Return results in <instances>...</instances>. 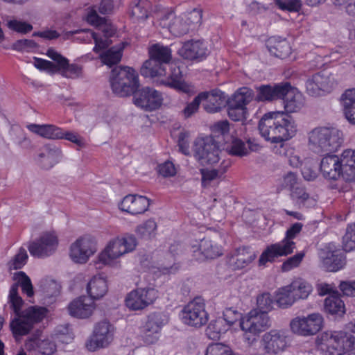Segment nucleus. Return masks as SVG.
I'll use <instances>...</instances> for the list:
<instances>
[{"label":"nucleus","mask_w":355,"mask_h":355,"mask_svg":"<svg viewBox=\"0 0 355 355\" xmlns=\"http://www.w3.org/2000/svg\"><path fill=\"white\" fill-rule=\"evenodd\" d=\"M259 130L266 140L281 143L295 136L297 126L293 119L284 112H269L259 121Z\"/></svg>","instance_id":"obj_1"},{"label":"nucleus","mask_w":355,"mask_h":355,"mask_svg":"<svg viewBox=\"0 0 355 355\" xmlns=\"http://www.w3.org/2000/svg\"><path fill=\"white\" fill-rule=\"evenodd\" d=\"M87 21L91 25L96 27L103 34V37H100L97 33L91 30H79L76 33L83 34V36L78 37V39L86 43H91L94 40L95 46L93 51L95 53H99L101 50L108 47L112 41L110 40L116 32V29L112 24L107 21L105 17L98 16L96 10L91 9L87 14Z\"/></svg>","instance_id":"obj_2"},{"label":"nucleus","mask_w":355,"mask_h":355,"mask_svg":"<svg viewBox=\"0 0 355 355\" xmlns=\"http://www.w3.org/2000/svg\"><path fill=\"white\" fill-rule=\"evenodd\" d=\"M343 142V132L332 127H318L309 133V145L316 153L337 150Z\"/></svg>","instance_id":"obj_3"},{"label":"nucleus","mask_w":355,"mask_h":355,"mask_svg":"<svg viewBox=\"0 0 355 355\" xmlns=\"http://www.w3.org/2000/svg\"><path fill=\"white\" fill-rule=\"evenodd\" d=\"M15 315L10 321V327L16 340L28 334L34 325L46 316L47 309L40 306H30L23 311L13 310Z\"/></svg>","instance_id":"obj_4"},{"label":"nucleus","mask_w":355,"mask_h":355,"mask_svg":"<svg viewBox=\"0 0 355 355\" xmlns=\"http://www.w3.org/2000/svg\"><path fill=\"white\" fill-rule=\"evenodd\" d=\"M302 224H293L286 232L285 238L279 243L268 245L261 254L259 259V266H265L268 262H273L279 257L287 256L293 252L295 243L293 239L301 232Z\"/></svg>","instance_id":"obj_5"},{"label":"nucleus","mask_w":355,"mask_h":355,"mask_svg":"<svg viewBox=\"0 0 355 355\" xmlns=\"http://www.w3.org/2000/svg\"><path fill=\"white\" fill-rule=\"evenodd\" d=\"M270 320L266 313L259 310H251L241 318L240 327L244 332L243 339L248 346H252L257 342L259 335L270 327Z\"/></svg>","instance_id":"obj_6"},{"label":"nucleus","mask_w":355,"mask_h":355,"mask_svg":"<svg viewBox=\"0 0 355 355\" xmlns=\"http://www.w3.org/2000/svg\"><path fill=\"white\" fill-rule=\"evenodd\" d=\"M316 345L326 355H343L353 347V340L343 331L324 332L317 338Z\"/></svg>","instance_id":"obj_7"},{"label":"nucleus","mask_w":355,"mask_h":355,"mask_svg":"<svg viewBox=\"0 0 355 355\" xmlns=\"http://www.w3.org/2000/svg\"><path fill=\"white\" fill-rule=\"evenodd\" d=\"M212 135L198 137L193 145V155L202 165L214 164L220 160L219 144Z\"/></svg>","instance_id":"obj_8"},{"label":"nucleus","mask_w":355,"mask_h":355,"mask_svg":"<svg viewBox=\"0 0 355 355\" xmlns=\"http://www.w3.org/2000/svg\"><path fill=\"white\" fill-rule=\"evenodd\" d=\"M181 320L186 325L200 328L207 324L209 315L205 310L204 300L196 297L185 305L180 313Z\"/></svg>","instance_id":"obj_9"},{"label":"nucleus","mask_w":355,"mask_h":355,"mask_svg":"<svg viewBox=\"0 0 355 355\" xmlns=\"http://www.w3.org/2000/svg\"><path fill=\"white\" fill-rule=\"evenodd\" d=\"M132 251L127 238L116 237L110 240L97 257V263L114 266L117 259Z\"/></svg>","instance_id":"obj_10"},{"label":"nucleus","mask_w":355,"mask_h":355,"mask_svg":"<svg viewBox=\"0 0 355 355\" xmlns=\"http://www.w3.org/2000/svg\"><path fill=\"white\" fill-rule=\"evenodd\" d=\"M112 92L120 97L130 96L133 93V69L128 67H116L110 78Z\"/></svg>","instance_id":"obj_11"},{"label":"nucleus","mask_w":355,"mask_h":355,"mask_svg":"<svg viewBox=\"0 0 355 355\" xmlns=\"http://www.w3.org/2000/svg\"><path fill=\"white\" fill-rule=\"evenodd\" d=\"M115 328L107 320L98 322L93 331L92 335L86 342V347L90 352L107 347L114 340Z\"/></svg>","instance_id":"obj_12"},{"label":"nucleus","mask_w":355,"mask_h":355,"mask_svg":"<svg viewBox=\"0 0 355 355\" xmlns=\"http://www.w3.org/2000/svg\"><path fill=\"white\" fill-rule=\"evenodd\" d=\"M163 98L159 92L149 87H140L138 76H135V104L146 110L153 111L162 104Z\"/></svg>","instance_id":"obj_13"},{"label":"nucleus","mask_w":355,"mask_h":355,"mask_svg":"<svg viewBox=\"0 0 355 355\" xmlns=\"http://www.w3.org/2000/svg\"><path fill=\"white\" fill-rule=\"evenodd\" d=\"M97 251V242L94 236L84 235L71 243L69 248L71 259L77 263H85Z\"/></svg>","instance_id":"obj_14"},{"label":"nucleus","mask_w":355,"mask_h":355,"mask_svg":"<svg viewBox=\"0 0 355 355\" xmlns=\"http://www.w3.org/2000/svg\"><path fill=\"white\" fill-rule=\"evenodd\" d=\"M13 279L15 283L10 288L8 303L10 304V309L17 311V310L21 309L24 304V300L18 293L19 286L21 287L23 293L28 297L33 296L34 293L31 281L25 272L22 271L15 272Z\"/></svg>","instance_id":"obj_15"},{"label":"nucleus","mask_w":355,"mask_h":355,"mask_svg":"<svg viewBox=\"0 0 355 355\" xmlns=\"http://www.w3.org/2000/svg\"><path fill=\"white\" fill-rule=\"evenodd\" d=\"M59 240L54 231L43 232L28 247L30 254L37 258H45L54 254L58 248Z\"/></svg>","instance_id":"obj_16"},{"label":"nucleus","mask_w":355,"mask_h":355,"mask_svg":"<svg viewBox=\"0 0 355 355\" xmlns=\"http://www.w3.org/2000/svg\"><path fill=\"white\" fill-rule=\"evenodd\" d=\"M289 338L286 331L272 329L261 338V345L266 355H277L284 352L289 345Z\"/></svg>","instance_id":"obj_17"},{"label":"nucleus","mask_w":355,"mask_h":355,"mask_svg":"<svg viewBox=\"0 0 355 355\" xmlns=\"http://www.w3.org/2000/svg\"><path fill=\"white\" fill-rule=\"evenodd\" d=\"M323 318L318 313L307 317L296 318L291 322L292 331L301 336H311L318 333L322 327Z\"/></svg>","instance_id":"obj_18"},{"label":"nucleus","mask_w":355,"mask_h":355,"mask_svg":"<svg viewBox=\"0 0 355 355\" xmlns=\"http://www.w3.org/2000/svg\"><path fill=\"white\" fill-rule=\"evenodd\" d=\"M46 55L58 64V72L67 78H78L81 77L82 67L76 64H69V60L53 49L47 50Z\"/></svg>","instance_id":"obj_19"},{"label":"nucleus","mask_w":355,"mask_h":355,"mask_svg":"<svg viewBox=\"0 0 355 355\" xmlns=\"http://www.w3.org/2000/svg\"><path fill=\"white\" fill-rule=\"evenodd\" d=\"M191 252L193 259L202 261L207 259H215L222 254L221 249L216 239L204 238L200 240L198 246H192Z\"/></svg>","instance_id":"obj_20"},{"label":"nucleus","mask_w":355,"mask_h":355,"mask_svg":"<svg viewBox=\"0 0 355 355\" xmlns=\"http://www.w3.org/2000/svg\"><path fill=\"white\" fill-rule=\"evenodd\" d=\"M62 159L61 148L53 144L44 145L38 154L36 162L41 168L49 170Z\"/></svg>","instance_id":"obj_21"},{"label":"nucleus","mask_w":355,"mask_h":355,"mask_svg":"<svg viewBox=\"0 0 355 355\" xmlns=\"http://www.w3.org/2000/svg\"><path fill=\"white\" fill-rule=\"evenodd\" d=\"M95 309V303L85 296L79 297L73 300L68 306L69 314L78 318H87Z\"/></svg>","instance_id":"obj_22"},{"label":"nucleus","mask_w":355,"mask_h":355,"mask_svg":"<svg viewBox=\"0 0 355 355\" xmlns=\"http://www.w3.org/2000/svg\"><path fill=\"white\" fill-rule=\"evenodd\" d=\"M341 165L340 157L327 153L320 162V170L325 178L337 180L339 177L343 178Z\"/></svg>","instance_id":"obj_23"},{"label":"nucleus","mask_w":355,"mask_h":355,"mask_svg":"<svg viewBox=\"0 0 355 355\" xmlns=\"http://www.w3.org/2000/svg\"><path fill=\"white\" fill-rule=\"evenodd\" d=\"M256 256L249 248H239L229 257L227 264L234 270H240L248 266Z\"/></svg>","instance_id":"obj_24"},{"label":"nucleus","mask_w":355,"mask_h":355,"mask_svg":"<svg viewBox=\"0 0 355 355\" xmlns=\"http://www.w3.org/2000/svg\"><path fill=\"white\" fill-rule=\"evenodd\" d=\"M199 94L202 95L201 101H206L203 106L209 113L218 112L226 105V96L219 89H214L210 92H202Z\"/></svg>","instance_id":"obj_25"},{"label":"nucleus","mask_w":355,"mask_h":355,"mask_svg":"<svg viewBox=\"0 0 355 355\" xmlns=\"http://www.w3.org/2000/svg\"><path fill=\"white\" fill-rule=\"evenodd\" d=\"M180 56L187 60L202 59L207 55V49L200 40L186 42L179 49Z\"/></svg>","instance_id":"obj_26"},{"label":"nucleus","mask_w":355,"mask_h":355,"mask_svg":"<svg viewBox=\"0 0 355 355\" xmlns=\"http://www.w3.org/2000/svg\"><path fill=\"white\" fill-rule=\"evenodd\" d=\"M256 99L259 101H274L282 99L284 94L287 92L286 83L275 85L273 87L266 85H261L258 89Z\"/></svg>","instance_id":"obj_27"},{"label":"nucleus","mask_w":355,"mask_h":355,"mask_svg":"<svg viewBox=\"0 0 355 355\" xmlns=\"http://www.w3.org/2000/svg\"><path fill=\"white\" fill-rule=\"evenodd\" d=\"M287 92L284 94V105L287 112L292 113L299 111L304 106L302 95L292 88L289 83H286Z\"/></svg>","instance_id":"obj_28"},{"label":"nucleus","mask_w":355,"mask_h":355,"mask_svg":"<svg viewBox=\"0 0 355 355\" xmlns=\"http://www.w3.org/2000/svg\"><path fill=\"white\" fill-rule=\"evenodd\" d=\"M157 298V291L153 288H139L135 290V310H141L152 304Z\"/></svg>","instance_id":"obj_29"},{"label":"nucleus","mask_w":355,"mask_h":355,"mask_svg":"<svg viewBox=\"0 0 355 355\" xmlns=\"http://www.w3.org/2000/svg\"><path fill=\"white\" fill-rule=\"evenodd\" d=\"M139 264L144 270L157 268L158 270L164 275L175 273L180 268L178 263H174L169 266L168 264H166L164 261H162V260L157 261L156 263H153L151 260L152 258L146 254L139 255Z\"/></svg>","instance_id":"obj_30"},{"label":"nucleus","mask_w":355,"mask_h":355,"mask_svg":"<svg viewBox=\"0 0 355 355\" xmlns=\"http://www.w3.org/2000/svg\"><path fill=\"white\" fill-rule=\"evenodd\" d=\"M343 178L347 182L355 181V150H345L340 157Z\"/></svg>","instance_id":"obj_31"},{"label":"nucleus","mask_w":355,"mask_h":355,"mask_svg":"<svg viewBox=\"0 0 355 355\" xmlns=\"http://www.w3.org/2000/svg\"><path fill=\"white\" fill-rule=\"evenodd\" d=\"M108 286L106 279L101 275L94 276L87 285V292L92 300L102 298L107 292Z\"/></svg>","instance_id":"obj_32"},{"label":"nucleus","mask_w":355,"mask_h":355,"mask_svg":"<svg viewBox=\"0 0 355 355\" xmlns=\"http://www.w3.org/2000/svg\"><path fill=\"white\" fill-rule=\"evenodd\" d=\"M322 265L327 270L336 272L345 265V258L340 251H328L322 257Z\"/></svg>","instance_id":"obj_33"},{"label":"nucleus","mask_w":355,"mask_h":355,"mask_svg":"<svg viewBox=\"0 0 355 355\" xmlns=\"http://www.w3.org/2000/svg\"><path fill=\"white\" fill-rule=\"evenodd\" d=\"M27 128L32 132L49 139H60L61 128L50 124H29Z\"/></svg>","instance_id":"obj_34"},{"label":"nucleus","mask_w":355,"mask_h":355,"mask_svg":"<svg viewBox=\"0 0 355 355\" xmlns=\"http://www.w3.org/2000/svg\"><path fill=\"white\" fill-rule=\"evenodd\" d=\"M253 98L252 89L248 87L240 88L228 100L226 99L227 106L243 108L246 110L245 105L248 104Z\"/></svg>","instance_id":"obj_35"},{"label":"nucleus","mask_w":355,"mask_h":355,"mask_svg":"<svg viewBox=\"0 0 355 355\" xmlns=\"http://www.w3.org/2000/svg\"><path fill=\"white\" fill-rule=\"evenodd\" d=\"M267 47L269 52L274 56L280 59H285L291 53L290 44L286 40H279L272 37L268 40Z\"/></svg>","instance_id":"obj_36"},{"label":"nucleus","mask_w":355,"mask_h":355,"mask_svg":"<svg viewBox=\"0 0 355 355\" xmlns=\"http://www.w3.org/2000/svg\"><path fill=\"white\" fill-rule=\"evenodd\" d=\"M126 43H121L119 45L114 46L108 50L102 52L100 54V59L101 62L111 67L112 65L118 64L122 57V51L124 49Z\"/></svg>","instance_id":"obj_37"},{"label":"nucleus","mask_w":355,"mask_h":355,"mask_svg":"<svg viewBox=\"0 0 355 355\" xmlns=\"http://www.w3.org/2000/svg\"><path fill=\"white\" fill-rule=\"evenodd\" d=\"M150 59L162 64H166L172 59L171 50L168 46L160 44H153L149 49Z\"/></svg>","instance_id":"obj_38"},{"label":"nucleus","mask_w":355,"mask_h":355,"mask_svg":"<svg viewBox=\"0 0 355 355\" xmlns=\"http://www.w3.org/2000/svg\"><path fill=\"white\" fill-rule=\"evenodd\" d=\"M231 162L230 160H223L218 168L208 170L202 169V184L204 187H207L210 182L221 177L230 166Z\"/></svg>","instance_id":"obj_39"},{"label":"nucleus","mask_w":355,"mask_h":355,"mask_svg":"<svg viewBox=\"0 0 355 355\" xmlns=\"http://www.w3.org/2000/svg\"><path fill=\"white\" fill-rule=\"evenodd\" d=\"M141 74L144 77L164 76L166 74L165 65L155 62L154 60H146L140 69Z\"/></svg>","instance_id":"obj_40"},{"label":"nucleus","mask_w":355,"mask_h":355,"mask_svg":"<svg viewBox=\"0 0 355 355\" xmlns=\"http://www.w3.org/2000/svg\"><path fill=\"white\" fill-rule=\"evenodd\" d=\"M289 284L277 291L276 302L280 308L291 306L297 300Z\"/></svg>","instance_id":"obj_41"},{"label":"nucleus","mask_w":355,"mask_h":355,"mask_svg":"<svg viewBox=\"0 0 355 355\" xmlns=\"http://www.w3.org/2000/svg\"><path fill=\"white\" fill-rule=\"evenodd\" d=\"M290 287L293 289L292 291L297 300L306 299L313 290L312 286L301 278L293 281L290 284Z\"/></svg>","instance_id":"obj_42"},{"label":"nucleus","mask_w":355,"mask_h":355,"mask_svg":"<svg viewBox=\"0 0 355 355\" xmlns=\"http://www.w3.org/2000/svg\"><path fill=\"white\" fill-rule=\"evenodd\" d=\"M10 136L12 142L17 146L24 149H28L31 147V141L30 139L19 126H12L10 130Z\"/></svg>","instance_id":"obj_43"},{"label":"nucleus","mask_w":355,"mask_h":355,"mask_svg":"<svg viewBox=\"0 0 355 355\" xmlns=\"http://www.w3.org/2000/svg\"><path fill=\"white\" fill-rule=\"evenodd\" d=\"M324 308L327 313L331 315H342L345 313V304L337 296H329L324 300Z\"/></svg>","instance_id":"obj_44"},{"label":"nucleus","mask_w":355,"mask_h":355,"mask_svg":"<svg viewBox=\"0 0 355 355\" xmlns=\"http://www.w3.org/2000/svg\"><path fill=\"white\" fill-rule=\"evenodd\" d=\"M4 22L8 29L18 33L26 34L33 30V26L31 24L15 17H7Z\"/></svg>","instance_id":"obj_45"},{"label":"nucleus","mask_w":355,"mask_h":355,"mask_svg":"<svg viewBox=\"0 0 355 355\" xmlns=\"http://www.w3.org/2000/svg\"><path fill=\"white\" fill-rule=\"evenodd\" d=\"M167 319L162 313H153L148 315L143 327L152 329L153 331H161L162 328L166 324Z\"/></svg>","instance_id":"obj_46"},{"label":"nucleus","mask_w":355,"mask_h":355,"mask_svg":"<svg viewBox=\"0 0 355 355\" xmlns=\"http://www.w3.org/2000/svg\"><path fill=\"white\" fill-rule=\"evenodd\" d=\"M228 327L224 323V320L218 318L211 321L206 329V334L211 339L219 338L221 334L227 331Z\"/></svg>","instance_id":"obj_47"},{"label":"nucleus","mask_w":355,"mask_h":355,"mask_svg":"<svg viewBox=\"0 0 355 355\" xmlns=\"http://www.w3.org/2000/svg\"><path fill=\"white\" fill-rule=\"evenodd\" d=\"M190 28V24L181 17H175L168 25L170 32L175 36L180 37L187 34Z\"/></svg>","instance_id":"obj_48"},{"label":"nucleus","mask_w":355,"mask_h":355,"mask_svg":"<svg viewBox=\"0 0 355 355\" xmlns=\"http://www.w3.org/2000/svg\"><path fill=\"white\" fill-rule=\"evenodd\" d=\"M230 133V123L227 121H220L213 125L211 127V135L216 140L227 142L225 137Z\"/></svg>","instance_id":"obj_49"},{"label":"nucleus","mask_w":355,"mask_h":355,"mask_svg":"<svg viewBox=\"0 0 355 355\" xmlns=\"http://www.w3.org/2000/svg\"><path fill=\"white\" fill-rule=\"evenodd\" d=\"M28 256L26 250L20 248L17 252L8 262L7 266L9 270L21 269L27 262Z\"/></svg>","instance_id":"obj_50"},{"label":"nucleus","mask_w":355,"mask_h":355,"mask_svg":"<svg viewBox=\"0 0 355 355\" xmlns=\"http://www.w3.org/2000/svg\"><path fill=\"white\" fill-rule=\"evenodd\" d=\"M166 84L179 89H184L185 83L183 80L182 73L179 67L174 66L171 67Z\"/></svg>","instance_id":"obj_51"},{"label":"nucleus","mask_w":355,"mask_h":355,"mask_svg":"<svg viewBox=\"0 0 355 355\" xmlns=\"http://www.w3.org/2000/svg\"><path fill=\"white\" fill-rule=\"evenodd\" d=\"M156 229V223L153 220L149 219L142 225L138 226L137 232L141 238L145 239H150L155 236Z\"/></svg>","instance_id":"obj_52"},{"label":"nucleus","mask_w":355,"mask_h":355,"mask_svg":"<svg viewBox=\"0 0 355 355\" xmlns=\"http://www.w3.org/2000/svg\"><path fill=\"white\" fill-rule=\"evenodd\" d=\"M228 153L234 156L243 157L248 154V146L239 139H232L229 146L227 147Z\"/></svg>","instance_id":"obj_53"},{"label":"nucleus","mask_w":355,"mask_h":355,"mask_svg":"<svg viewBox=\"0 0 355 355\" xmlns=\"http://www.w3.org/2000/svg\"><path fill=\"white\" fill-rule=\"evenodd\" d=\"M323 92H329L334 86V79L327 72H320L313 76Z\"/></svg>","instance_id":"obj_54"},{"label":"nucleus","mask_w":355,"mask_h":355,"mask_svg":"<svg viewBox=\"0 0 355 355\" xmlns=\"http://www.w3.org/2000/svg\"><path fill=\"white\" fill-rule=\"evenodd\" d=\"M343 248L345 252L355 250V223L347 226L343 238Z\"/></svg>","instance_id":"obj_55"},{"label":"nucleus","mask_w":355,"mask_h":355,"mask_svg":"<svg viewBox=\"0 0 355 355\" xmlns=\"http://www.w3.org/2000/svg\"><path fill=\"white\" fill-rule=\"evenodd\" d=\"M273 300L268 293H264L257 298V307L254 310H259L261 313H268L272 309Z\"/></svg>","instance_id":"obj_56"},{"label":"nucleus","mask_w":355,"mask_h":355,"mask_svg":"<svg viewBox=\"0 0 355 355\" xmlns=\"http://www.w3.org/2000/svg\"><path fill=\"white\" fill-rule=\"evenodd\" d=\"M291 197L299 207L304 206L306 202L310 199V196L306 191L305 188L299 186H296L291 191Z\"/></svg>","instance_id":"obj_57"},{"label":"nucleus","mask_w":355,"mask_h":355,"mask_svg":"<svg viewBox=\"0 0 355 355\" xmlns=\"http://www.w3.org/2000/svg\"><path fill=\"white\" fill-rule=\"evenodd\" d=\"M150 9L151 3L149 1L139 0L135 6V15H137V21L147 19Z\"/></svg>","instance_id":"obj_58"},{"label":"nucleus","mask_w":355,"mask_h":355,"mask_svg":"<svg viewBox=\"0 0 355 355\" xmlns=\"http://www.w3.org/2000/svg\"><path fill=\"white\" fill-rule=\"evenodd\" d=\"M38 47L37 44L33 40L21 39L15 42L11 49L17 51L30 52Z\"/></svg>","instance_id":"obj_59"},{"label":"nucleus","mask_w":355,"mask_h":355,"mask_svg":"<svg viewBox=\"0 0 355 355\" xmlns=\"http://www.w3.org/2000/svg\"><path fill=\"white\" fill-rule=\"evenodd\" d=\"M205 355H234L231 349L220 343L209 345L206 350Z\"/></svg>","instance_id":"obj_60"},{"label":"nucleus","mask_w":355,"mask_h":355,"mask_svg":"<svg viewBox=\"0 0 355 355\" xmlns=\"http://www.w3.org/2000/svg\"><path fill=\"white\" fill-rule=\"evenodd\" d=\"M33 59V64L37 69L46 71L50 73H58V64L56 62L54 64L51 61L36 57H34Z\"/></svg>","instance_id":"obj_61"},{"label":"nucleus","mask_w":355,"mask_h":355,"mask_svg":"<svg viewBox=\"0 0 355 355\" xmlns=\"http://www.w3.org/2000/svg\"><path fill=\"white\" fill-rule=\"evenodd\" d=\"M275 4L282 10L298 12L302 7L300 0H275Z\"/></svg>","instance_id":"obj_62"},{"label":"nucleus","mask_w":355,"mask_h":355,"mask_svg":"<svg viewBox=\"0 0 355 355\" xmlns=\"http://www.w3.org/2000/svg\"><path fill=\"white\" fill-rule=\"evenodd\" d=\"M159 331L155 332L152 329L145 327L141 328L140 337L144 343L148 345L155 344L159 338Z\"/></svg>","instance_id":"obj_63"},{"label":"nucleus","mask_w":355,"mask_h":355,"mask_svg":"<svg viewBox=\"0 0 355 355\" xmlns=\"http://www.w3.org/2000/svg\"><path fill=\"white\" fill-rule=\"evenodd\" d=\"M241 318V313L232 308H226L223 311L224 323L229 328L234 324Z\"/></svg>","instance_id":"obj_64"}]
</instances>
